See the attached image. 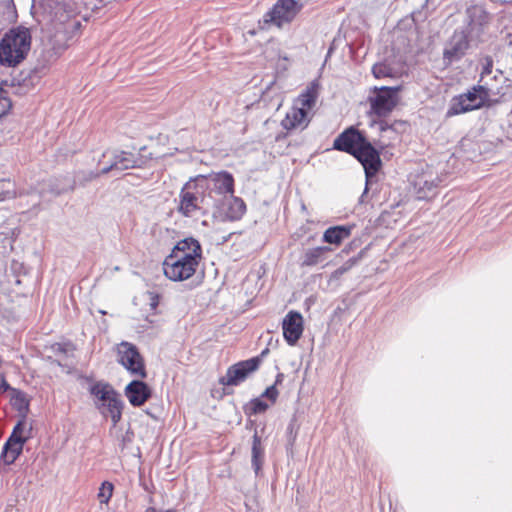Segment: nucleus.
Instances as JSON below:
<instances>
[{
  "label": "nucleus",
  "instance_id": "1",
  "mask_svg": "<svg viewBox=\"0 0 512 512\" xmlns=\"http://www.w3.org/2000/svg\"><path fill=\"white\" fill-rule=\"evenodd\" d=\"M202 260V247L193 237L176 243L163 262L164 275L171 281L181 282L193 277Z\"/></svg>",
  "mask_w": 512,
  "mask_h": 512
},
{
  "label": "nucleus",
  "instance_id": "2",
  "mask_svg": "<svg viewBox=\"0 0 512 512\" xmlns=\"http://www.w3.org/2000/svg\"><path fill=\"white\" fill-rule=\"evenodd\" d=\"M333 147L358 159L365 170L367 185L380 169L381 159L378 150L353 127L341 133L334 140Z\"/></svg>",
  "mask_w": 512,
  "mask_h": 512
},
{
  "label": "nucleus",
  "instance_id": "3",
  "mask_svg": "<svg viewBox=\"0 0 512 512\" xmlns=\"http://www.w3.org/2000/svg\"><path fill=\"white\" fill-rule=\"evenodd\" d=\"M318 95L319 85L312 82L294 101L293 106L281 122L282 127L286 130L305 129L311 120V111L316 104Z\"/></svg>",
  "mask_w": 512,
  "mask_h": 512
},
{
  "label": "nucleus",
  "instance_id": "4",
  "mask_svg": "<svg viewBox=\"0 0 512 512\" xmlns=\"http://www.w3.org/2000/svg\"><path fill=\"white\" fill-rule=\"evenodd\" d=\"M31 46V35L27 28L10 30L0 43V63L15 66L27 55Z\"/></svg>",
  "mask_w": 512,
  "mask_h": 512
},
{
  "label": "nucleus",
  "instance_id": "5",
  "mask_svg": "<svg viewBox=\"0 0 512 512\" xmlns=\"http://www.w3.org/2000/svg\"><path fill=\"white\" fill-rule=\"evenodd\" d=\"M94 404L102 416L110 417L115 426L121 419L122 401L114 388L105 382H97L90 387Z\"/></svg>",
  "mask_w": 512,
  "mask_h": 512
},
{
  "label": "nucleus",
  "instance_id": "6",
  "mask_svg": "<svg viewBox=\"0 0 512 512\" xmlns=\"http://www.w3.org/2000/svg\"><path fill=\"white\" fill-rule=\"evenodd\" d=\"M117 361L131 376L139 379L147 377L145 362L138 348L129 342L123 341L117 345Z\"/></svg>",
  "mask_w": 512,
  "mask_h": 512
},
{
  "label": "nucleus",
  "instance_id": "7",
  "mask_svg": "<svg viewBox=\"0 0 512 512\" xmlns=\"http://www.w3.org/2000/svg\"><path fill=\"white\" fill-rule=\"evenodd\" d=\"M474 28L473 24H469L464 28L454 31L444 47L443 59L445 62L451 64L465 56L470 48V36Z\"/></svg>",
  "mask_w": 512,
  "mask_h": 512
},
{
  "label": "nucleus",
  "instance_id": "8",
  "mask_svg": "<svg viewBox=\"0 0 512 512\" xmlns=\"http://www.w3.org/2000/svg\"><path fill=\"white\" fill-rule=\"evenodd\" d=\"M30 434L31 426L28 425L26 420L23 418L18 421L2 451L1 457L6 464L10 465L15 462Z\"/></svg>",
  "mask_w": 512,
  "mask_h": 512
},
{
  "label": "nucleus",
  "instance_id": "9",
  "mask_svg": "<svg viewBox=\"0 0 512 512\" xmlns=\"http://www.w3.org/2000/svg\"><path fill=\"white\" fill-rule=\"evenodd\" d=\"M301 8L302 5L295 0H277L272 9L264 15L263 24L264 26L273 24L281 27L286 23H290Z\"/></svg>",
  "mask_w": 512,
  "mask_h": 512
},
{
  "label": "nucleus",
  "instance_id": "10",
  "mask_svg": "<svg viewBox=\"0 0 512 512\" xmlns=\"http://www.w3.org/2000/svg\"><path fill=\"white\" fill-rule=\"evenodd\" d=\"M399 88L381 87L374 89V95L369 98L371 111L377 116L388 115L397 103Z\"/></svg>",
  "mask_w": 512,
  "mask_h": 512
},
{
  "label": "nucleus",
  "instance_id": "11",
  "mask_svg": "<svg viewBox=\"0 0 512 512\" xmlns=\"http://www.w3.org/2000/svg\"><path fill=\"white\" fill-rule=\"evenodd\" d=\"M205 198L202 192L191 191L189 187H184L179 194L178 212L185 217H194L198 214H205Z\"/></svg>",
  "mask_w": 512,
  "mask_h": 512
},
{
  "label": "nucleus",
  "instance_id": "12",
  "mask_svg": "<svg viewBox=\"0 0 512 512\" xmlns=\"http://www.w3.org/2000/svg\"><path fill=\"white\" fill-rule=\"evenodd\" d=\"M259 365V357H254L246 361L239 362L228 368L226 375L221 377L219 382L224 386H236L243 382L249 373L257 370Z\"/></svg>",
  "mask_w": 512,
  "mask_h": 512
},
{
  "label": "nucleus",
  "instance_id": "13",
  "mask_svg": "<svg viewBox=\"0 0 512 512\" xmlns=\"http://www.w3.org/2000/svg\"><path fill=\"white\" fill-rule=\"evenodd\" d=\"M480 91H483V87L454 97L447 110V116L452 117L480 108L484 101L483 97L478 94Z\"/></svg>",
  "mask_w": 512,
  "mask_h": 512
},
{
  "label": "nucleus",
  "instance_id": "14",
  "mask_svg": "<svg viewBox=\"0 0 512 512\" xmlns=\"http://www.w3.org/2000/svg\"><path fill=\"white\" fill-rule=\"evenodd\" d=\"M108 158V162L101 169V173L107 174L110 171H124L134 168L137 160L135 156L126 151L107 150L103 153V159Z\"/></svg>",
  "mask_w": 512,
  "mask_h": 512
},
{
  "label": "nucleus",
  "instance_id": "15",
  "mask_svg": "<svg viewBox=\"0 0 512 512\" xmlns=\"http://www.w3.org/2000/svg\"><path fill=\"white\" fill-rule=\"evenodd\" d=\"M207 187L219 195L234 193V178L227 171L213 172L205 177Z\"/></svg>",
  "mask_w": 512,
  "mask_h": 512
},
{
  "label": "nucleus",
  "instance_id": "16",
  "mask_svg": "<svg viewBox=\"0 0 512 512\" xmlns=\"http://www.w3.org/2000/svg\"><path fill=\"white\" fill-rule=\"evenodd\" d=\"M283 335L289 345H295L303 333L302 315L295 311H290L284 318Z\"/></svg>",
  "mask_w": 512,
  "mask_h": 512
},
{
  "label": "nucleus",
  "instance_id": "17",
  "mask_svg": "<svg viewBox=\"0 0 512 512\" xmlns=\"http://www.w3.org/2000/svg\"><path fill=\"white\" fill-rule=\"evenodd\" d=\"M125 396L131 405L141 406L151 397V389L143 381L133 380L126 386Z\"/></svg>",
  "mask_w": 512,
  "mask_h": 512
},
{
  "label": "nucleus",
  "instance_id": "18",
  "mask_svg": "<svg viewBox=\"0 0 512 512\" xmlns=\"http://www.w3.org/2000/svg\"><path fill=\"white\" fill-rule=\"evenodd\" d=\"M246 211V205L244 201L239 198L230 195L226 198L221 207V213L224 219L229 221H236L242 218Z\"/></svg>",
  "mask_w": 512,
  "mask_h": 512
},
{
  "label": "nucleus",
  "instance_id": "19",
  "mask_svg": "<svg viewBox=\"0 0 512 512\" xmlns=\"http://www.w3.org/2000/svg\"><path fill=\"white\" fill-rule=\"evenodd\" d=\"M331 251L332 249L328 246L309 248L303 253L301 265L311 267L321 264L326 260L327 254Z\"/></svg>",
  "mask_w": 512,
  "mask_h": 512
},
{
  "label": "nucleus",
  "instance_id": "20",
  "mask_svg": "<svg viewBox=\"0 0 512 512\" xmlns=\"http://www.w3.org/2000/svg\"><path fill=\"white\" fill-rule=\"evenodd\" d=\"M352 226H334L325 230L323 241L329 244L340 245L351 234Z\"/></svg>",
  "mask_w": 512,
  "mask_h": 512
},
{
  "label": "nucleus",
  "instance_id": "21",
  "mask_svg": "<svg viewBox=\"0 0 512 512\" xmlns=\"http://www.w3.org/2000/svg\"><path fill=\"white\" fill-rule=\"evenodd\" d=\"M416 196L420 200L430 199L436 194L437 184L434 180H428L424 177H420L415 182Z\"/></svg>",
  "mask_w": 512,
  "mask_h": 512
},
{
  "label": "nucleus",
  "instance_id": "22",
  "mask_svg": "<svg viewBox=\"0 0 512 512\" xmlns=\"http://www.w3.org/2000/svg\"><path fill=\"white\" fill-rule=\"evenodd\" d=\"M264 450L261 446L260 437L255 434L252 443V467L256 474L259 473L263 464Z\"/></svg>",
  "mask_w": 512,
  "mask_h": 512
},
{
  "label": "nucleus",
  "instance_id": "23",
  "mask_svg": "<svg viewBox=\"0 0 512 512\" xmlns=\"http://www.w3.org/2000/svg\"><path fill=\"white\" fill-rule=\"evenodd\" d=\"M114 486L111 482L105 481L101 484L97 498L101 504H108L113 495Z\"/></svg>",
  "mask_w": 512,
  "mask_h": 512
},
{
  "label": "nucleus",
  "instance_id": "24",
  "mask_svg": "<svg viewBox=\"0 0 512 512\" xmlns=\"http://www.w3.org/2000/svg\"><path fill=\"white\" fill-rule=\"evenodd\" d=\"M101 170L99 172L94 171H80L75 174L74 185L84 186L86 183L98 178L101 175Z\"/></svg>",
  "mask_w": 512,
  "mask_h": 512
},
{
  "label": "nucleus",
  "instance_id": "25",
  "mask_svg": "<svg viewBox=\"0 0 512 512\" xmlns=\"http://www.w3.org/2000/svg\"><path fill=\"white\" fill-rule=\"evenodd\" d=\"M375 78H385L393 76V69L386 63H377L372 68Z\"/></svg>",
  "mask_w": 512,
  "mask_h": 512
},
{
  "label": "nucleus",
  "instance_id": "26",
  "mask_svg": "<svg viewBox=\"0 0 512 512\" xmlns=\"http://www.w3.org/2000/svg\"><path fill=\"white\" fill-rule=\"evenodd\" d=\"M12 186L10 181L1 180L0 181V201H5L7 199L14 198L16 193L10 189Z\"/></svg>",
  "mask_w": 512,
  "mask_h": 512
},
{
  "label": "nucleus",
  "instance_id": "27",
  "mask_svg": "<svg viewBox=\"0 0 512 512\" xmlns=\"http://www.w3.org/2000/svg\"><path fill=\"white\" fill-rule=\"evenodd\" d=\"M12 107L8 93L0 88V118L5 116Z\"/></svg>",
  "mask_w": 512,
  "mask_h": 512
},
{
  "label": "nucleus",
  "instance_id": "28",
  "mask_svg": "<svg viewBox=\"0 0 512 512\" xmlns=\"http://www.w3.org/2000/svg\"><path fill=\"white\" fill-rule=\"evenodd\" d=\"M270 404L264 402L261 399H255L251 402V409L255 414L263 413L265 412Z\"/></svg>",
  "mask_w": 512,
  "mask_h": 512
},
{
  "label": "nucleus",
  "instance_id": "29",
  "mask_svg": "<svg viewBox=\"0 0 512 512\" xmlns=\"http://www.w3.org/2000/svg\"><path fill=\"white\" fill-rule=\"evenodd\" d=\"M270 401V405L273 404L278 397V390L274 385L268 387L262 395Z\"/></svg>",
  "mask_w": 512,
  "mask_h": 512
},
{
  "label": "nucleus",
  "instance_id": "30",
  "mask_svg": "<svg viewBox=\"0 0 512 512\" xmlns=\"http://www.w3.org/2000/svg\"><path fill=\"white\" fill-rule=\"evenodd\" d=\"M358 261V258H351L348 261L344 263L341 267H339L336 271V275H342L346 273L348 270H350Z\"/></svg>",
  "mask_w": 512,
  "mask_h": 512
},
{
  "label": "nucleus",
  "instance_id": "31",
  "mask_svg": "<svg viewBox=\"0 0 512 512\" xmlns=\"http://www.w3.org/2000/svg\"><path fill=\"white\" fill-rule=\"evenodd\" d=\"M492 67H493V61L490 57H487L485 59L484 65H483V69H482V73H481L482 77L484 75L490 74L492 72Z\"/></svg>",
  "mask_w": 512,
  "mask_h": 512
},
{
  "label": "nucleus",
  "instance_id": "32",
  "mask_svg": "<svg viewBox=\"0 0 512 512\" xmlns=\"http://www.w3.org/2000/svg\"><path fill=\"white\" fill-rule=\"evenodd\" d=\"M69 189H70V190L74 189V185H73V186H70V187H68V188H64V187H62V188H55V189H51V192H52V193H54V194H60V193H63V192H65L66 190H69Z\"/></svg>",
  "mask_w": 512,
  "mask_h": 512
},
{
  "label": "nucleus",
  "instance_id": "33",
  "mask_svg": "<svg viewBox=\"0 0 512 512\" xmlns=\"http://www.w3.org/2000/svg\"><path fill=\"white\" fill-rule=\"evenodd\" d=\"M381 131L383 133L395 134V132L390 127L383 126L382 124H381Z\"/></svg>",
  "mask_w": 512,
  "mask_h": 512
},
{
  "label": "nucleus",
  "instance_id": "34",
  "mask_svg": "<svg viewBox=\"0 0 512 512\" xmlns=\"http://www.w3.org/2000/svg\"><path fill=\"white\" fill-rule=\"evenodd\" d=\"M145 512H174L173 510L169 509V510H165V511H158L156 508L154 507H149L146 509Z\"/></svg>",
  "mask_w": 512,
  "mask_h": 512
},
{
  "label": "nucleus",
  "instance_id": "35",
  "mask_svg": "<svg viewBox=\"0 0 512 512\" xmlns=\"http://www.w3.org/2000/svg\"><path fill=\"white\" fill-rule=\"evenodd\" d=\"M17 400H19V401L21 402V404H24V405H26V406H27V404H28V403L26 402V400H25V396H24V394H19V395H18V397H17Z\"/></svg>",
  "mask_w": 512,
  "mask_h": 512
},
{
  "label": "nucleus",
  "instance_id": "36",
  "mask_svg": "<svg viewBox=\"0 0 512 512\" xmlns=\"http://www.w3.org/2000/svg\"><path fill=\"white\" fill-rule=\"evenodd\" d=\"M268 352H269V349H268V348L264 349V350L261 352V354L258 356V357L260 358V361L262 360V358H263L264 356H266V355L268 354Z\"/></svg>",
  "mask_w": 512,
  "mask_h": 512
},
{
  "label": "nucleus",
  "instance_id": "37",
  "mask_svg": "<svg viewBox=\"0 0 512 512\" xmlns=\"http://www.w3.org/2000/svg\"><path fill=\"white\" fill-rule=\"evenodd\" d=\"M386 145H387L386 143H380V144H379V148H380V149H383Z\"/></svg>",
  "mask_w": 512,
  "mask_h": 512
},
{
  "label": "nucleus",
  "instance_id": "38",
  "mask_svg": "<svg viewBox=\"0 0 512 512\" xmlns=\"http://www.w3.org/2000/svg\"><path fill=\"white\" fill-rule=\"evenodd\" d=\"M0 381H1V382H3V383L5 382V381H4V378H2V377L0 378Z\"/></svg>",
  "mask_w": 512,
  "mask_h": 512
}]
</instances>
